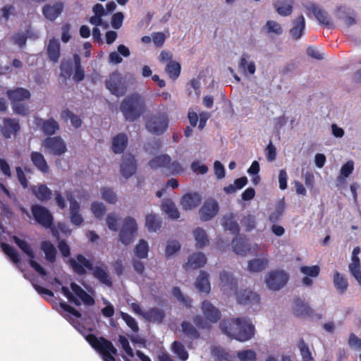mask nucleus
Masks as SVG:
<instances>
[{
	"label": "nucleus",
	"instance_id": "nucleus-1",
	"mask_svg": "<svg viewBox=\"0 0 361 361\" xmlns=\"http://www.w3.org/2000/svg\"><path fill=\"white\" fill-rule=\"evenodd\" d=\"M68 264L73 272L79 276H84L87 274L86 269L92 271L93 277L97 279L101 283L111 287L112 280L108 271L106 264L99 262L96 266L93 265L92 261L86 258L82 254H78L75 259H70Z\"/></svg>",
	"mask_w": 361,
	"mask_h": 361
},
{
	"label": "nucleus",
	"instance_id": "nucleus-2",
	"mask_svg": "<svg viewBox=\"0 0 361 361\" xmlns=\"http://www.w3.org/2000/svg\"><path fill=\"white\" fill-rule=\"evenodd\" d=\"M219 328L224 334L240 342L250 340L255 334L254 324L245 317L223 319Z\"/></svg>",
	"mask_w": 361,
	"mask_h": 361
},
{
	"label": "nucleus",
	"instance_id": "nucleus-3",
	"mask_svg": "<svg viewBox=\"0 0 361 361\" xmlns=\"http://www.w3.org/2000/svg\"><path fill=\"white\" fill-rule=\"evenodd\" d=\"M220 286L224 292L235 295L238 304L252 307L260 303L259 295L253 291L245 289L238 292V280L228 271H223L220 274Z\"/></svg>",
	"mask_w": 361,
	"mask_h": 361
},
{
	"label": "nucleus",
	"instance_id": "nucleus-4",
	"mask_svg": "<svg viewBox=\"0 0 361 361\" xmlns=\"http://www.w3.org/2000/svg\"><path fill=\"white\" fill-rule=\"evenodd\" d=\"M119 109L126 121L133 122L146 111L145 100L140 94L133 93L122 100Z\"/></svg>",
	"mask_w": 361,
	"mask_h": 361
},
{
	"label": "nucleus",
	"instance_id": "nucleus-5",
	"mask_svg": "<svg viewBox=\"0 0 361 361\" xmlns=\"http://www.w3.org/2000/svg\"><path fill=\"white\" fill-rule=\"evenodd\" d=\"M6 96L11 102L15 114L25 116L29 113V106L27 101L30 100V91L23 87H16L6 91Z\"/></svg>",
	"mask_w": 361,
	"mask_h": 361
},
{
	"label": "nucleus",
	"instance_id": "nucleus-6",
	"mask_svg": "<svg viewBox=\"0 0 361 361\" xmlns=\"http://www.w3.org/2000/svg\"><path fill=\"white\" fill-rule=\"evenodd\" d=\"M85 339L103 357L104 361H116L114 356L117 355V350L110 341L93 334H87Z\"/></svg>",
	"mask_w": 361,
	"mask_h": 361
},
{
	"label": "nucleus",
	"instance_id": "nucleus-7",
	"mask_svg": "<svg viewBox=\"0 0 361 361\" xmlns=\"http://www.w3.org/2000/svg\"><path fill=\"white\" fill-rule=\"evenodd\" d=\"M12 239L19 249L29 257L28 264L30 267L42 277L46 276L47 275V271L35 260V255L31 245L27 241L16 235H13Z\"/></svg>",
	"mask_w": 361,
	"mask_h": 361
},
{
	"label": "nucleus",
	"instance_id": "nucleus-8",
	"mask_svg": "<svg viewBox=\"0 0 361 361\" xmlns=\"http://www.w3.org/2000/svg\"><path fill=\"white\" fill-rule=\"evenodd\" d=\"M169 118L165 113L158 112L152 116L145 123L146 129L155 135H162L168 128Z\"/></svg>",
	"mask_w": 361,
	"mask_h": 361
},
{
	"label": "nucleus",
	"instance_id": "nucleus-9",
	"mask_svg": "<svg viewBox=\"0 0 361 361\" xmlns=\"http://www.w3.org/2000/svg\"><path fill=\"white\" fill-rule=\"evenodd\" d=\"M30 210L35 221L45 228H50L54 223V216L51 212L44 206L35 204Z\"/></svg>",
	"mask_w": 361,
	"mask_h": 361
},
{
	"label": "nucleus",
	"instance_id": "nucleus-10",
	"mask_svg": "<svg viewBox=\"0 0 361 361\" xmlns=\"http://www.w3.org/2000/svg\"><path fill=\"white\" fill-rule=\"evenodd\" d=\"M137 231V225L135 219L128 216L125 219L119 233V240L125 245H130Z\"/></svg>",
	"mask_w": 361,
	"mask_h": 361
},
{
	"label": "nucleus",
	"instance_id": "nucleus-11",
	"mask_svg": "<svg viewBox=\"0 0 361 361\" xmlns=\"http://www.w3.org/2000/svg\"><path fill=\"white\" fill-rule=\"evenodd\" d=\"M106 87L111 94L119 97L125 94L127 87L125 85V80L121 74L117 71L113 72L109 75L105 82Z\"/></svg>",
	"mask_w": 361,
	"mask_h": 361
},
{
	"label": "nucleus",
	"instance_id": "nucleus-12",
	"mask_svg": "<svg viewBox=\"0 0 361 361\" xmlns=\"http://www.w3.org/2000/svg\"><path fill=\"white\" fill-rule=\"evenodd\" d=\"M42 145L55 156H61L67 151L66 144L61 136L48 137L44 140Z\"/></svg>",
	"mask_w": 361,
	"mask_h": 361
},
{
	"label": "nucleus",
	"instance_id": "nucleus-13",
	"mask_svg": "<svg viewBox=\"0 0 361 361\" xmlns=\"http://www.w3.org/2000/svg\"><path fill=\"white\" fill-rule=\"evenodd\" d=\"M305 6L307 11H311L313 13L320 24L329 29L334 27L331 18L329 17L328 13L325 10L320 8L314 3H309Z\"/></svg>",
	"mask_w": 361,
	"mask_h": 361
},
{
	"label": "nucleus",
	"instance_id": "nucleus-14",
	"mask_svg": "<svg viewBox=\"0 0 361 361\" xmlns=\"http://www.w3.org/2000/svg\"><path fill=\"white\" fill-rule=\"evenodd\" d=\"M288 280V274L283 271H271L266 282L269 289L278 290L283 288Z\"/></svg>",
	"mask_w": 361,
	"mask_h": 361
},
{
	"label": "nucleus",
	"instance_id": "nucleus-15",
	"mask_svg": "<svg viewBox=\"0 0 361 361\" xmlns=\"http://www.w3.org/2000/svg\"><path fill=\"white\" fill-rule=\"evenodd\" d=\"M219 209V204L215 200L212 198L206 200L200 209L201 220L206 221L213 219L217 214Z\"/></svg>",
	"mask_w": 361,
	"mask_h": 361
},
{
	"label": "nucleus",
	"instance_id": "nucleus-16",
	"mask_svg": "<svg viewBox=\"0 0 361 361\" xmlns=\"http://www.w3.org/2000/svg\"><path fill=\"white\" fill-rule=\"evenodd\" d=\"M67 200L70 202V219L73 224L80 226L83 222V218L80 214V206L78 202L75 200L71 191L66 192Z\"/></svg>",
	"mask_w": 361,
	"mask_h": 361
},
{
	"label": "nucleus",
	"instance_id": "nucleus-17",
	"mask_svg": "<svg viewBox=\"0 0 361 361\" xmlns=\"http://www.w3.org/2000/svg\"><path fill=\"white\" fill-rule=\"evenodd\" d=\"M137 170V161L133 155L126 154L122 157V164H121L120 171L121 175L128 178L132 176Z\"/></svg>",
	"mask_w": 361,
	"mask_h": 361
},
{
	"label": "nucleus",
	"instance_id": "nucleus-18",
	"mask_svg": "<svg viewBox=\"0 0 361 361\" xmlns=\"http://www.w3.org/2000/svg\"><path fill=\"white\" fill-rule=\"evenodd\" d=\"M63 3L55 2L54 4H46L43 7L42 13L44 16L50 21H54L63 12Z\"/></svg>",
	"mask_w": 361,
	"mask_h": 361
},
{
	"label": "nucleus",
	"instance_id": "nucleus-19",
	"mask_svg": "<svg viewBox=\"0 0 361 361\" xmlns=\"http://www.w3.org/2000/svg\"><path fill=\"white\" fill-rule=\"evenodd\" d=\"M201 308L204 316L209 322L216 323L220 319L221 316L220 310L209 301L204 300L202 302Z\"/></svg>",
	"mask_w": 361,
	"mask_h": 361
},
{
	"label": "nucleus",
	"instance_id": "nucleus-20",
	"mask_svg": "<svg viewBox=\"0 0 361 361\" xmlns=\"http://www.w3.org/2000/svg\"><path fill=\"white\" fill-rule=\"evenodd\" d=\"M36 125L40 127L41 130L45 135L49 136L53 135L59 130V123L53 118H50L47 120L37 118Z\"/></svg>",
	"mask_w": 361,
	"mask_h": 361
},
{
	"label": "nucleus",
	"instance_id": "nucleus-21",
	"mask_svg": "<svg viewBox=\"0 0 361 361\" xmlns=\"http://www.w3.org/2000/svg\"><path fill=\"white\" fill-rule=\"evenodd\" d=\"M30 190L34 196L42 202L50 200L53 195L51 190L44 183L32 185Z\"/></svg>",
	"mask_w": 361,
	"mask_h": 361
},
{
	"label": "nucleus",
	"instance_id": "nucleus-22",
	"mask_svg": "<svg viewBox=\"0 0 361 361\" xmlns=\"http://www.w3.org/2000/svg\"><path fill=\"white\" fill-rule=\"evenodd\" d=\"M200 202L201 197L197 192L186 193L180 200V204L185 210L192 209L199 206Z\"/></svg>",
	"mask_w": 361,
	"mask_h": 361
},
{
	"label": "nucleus",
	"instance_id": "nucleus-23",
	"mask_svg": "<svg viewBox=\"0 0 361 361\" xmlns=\"http://www.w3.org/2000/svg\"><path fill=\"white\" fill-rule=\"evenodd\" d=\"M30 160L36 169L43 173L49 171V167L44 155L39 152L33 151L30 153Z\"/></svg>",
	"mask_w": 361,
	"mask_h": 361
},
{
	"label": "nucleus",
	"instance_id": "nucleus-24",
	"mask_svg": "<svg viewBox=\"0 0 361 361\" xmlns=\"http://www.w3.org/2000/svg\"><path fill=\"white\" fill-rule=\"evenodd\" d=\"M128 137L120 133L112 138L111 149L114 154H122L128 146Z\"/></svg>",
	"mask_w": 361,
	"mask_h": 361
},
{
	"label": "nucleus",
	"instance_id": "nucleus-25",
	"mask_svg": "<svg viewBox=\"0 0 361 361\" xmlns=\"http://www.w3.org/2000/svg\"><path fill=\"white\" fill-rule=\"evenodd\" d=\"M293 312L298 317H310L313 314L312 309L303 300L299 298H296L293 302Z\"/></svg>",
	"mask_w": 361,
	"mask_h": 361
},
{
	"label": "nucleus",
	"instance_id": "nucleus-26",
	"mask_svg": "<svg viewBox=\"0 0 361 361\" xmlns=\"http://www.w3.org/2000/svg\"><path fill=\"white\" fill-rule=\"evenodd\" d=\"M20 124L18 121L13 118H5L1 133L4 137L10 138L12 135H16L20 130Z\"/></svg>",
	"mask_w": 361,
	"mask_h": 361
},
{
	"label": "nucleus",
	"instance_id": "nucleus-27",
	"mask_svg": "<svg viewBox=\"0 0 361 361\" xmlns=\"http://www.w3.org/2000/svg\"><path fill=\"white\" fill-rule=\"evenodd\" d=\"M40 249L45 255V259L49 263H54L56 259L57 250L53 243L47 240H44L40 243Z\"/></svg>",
	"mask_w": 361,
	"mask_h": 361
},
{
	"label": "nucleus",
	"instance_id": "nucleus-28",
	"mask_svg": "<svg viewBox=\"0 0 361 361\" xmlns=\"http://www.w3.org/2000/svg\"><path fill=\"white\" fill-rule=\"evenodd\" d=\"M47 51L51 61L54 63L58 62L61 56V47L59 40L55 38L50 39L47 45Z\"/></svg>",
	"mask_w": 361,
	"mask_h": 361
},
{
	"label": "nucleus",
	"instance_id": "nucleus-29",
	"mask_svg": "<svg viewBox=\"0 0 361 361\" xmlns=\"http://www.w3.org/2000/svg\"><path fill=\"white\" fill-rule=\"evenodd\" d=\"M293 27L290 30V34L293 38L298 40L301 38L305 28V20L302 15L297 17L293 23Z\"/></svg>",
	"mask_w": 361,
	"mask_h": 361
},
{
	"label": "nucleus",
	"instance_id": "nucleus-30",
	"mask_svg": "<svg viewBox=\"0 0 361 361\" xmlns=\"http://www.w3.org/2000/svg\"><path fill=\"white\" fill-rule=\"evenodd\" d=\"M73 292L87 305H93L94 299L75 282L71 283Z\"/></svg>",
	"mask_w": 361,
	"mask_h": 361
},
{
	"label": "nucleus",
	"instance_id": "nucleus-31",
	"mask_svg": "<svg viewBox=\"0 0 361 361\" xmlns=\"http://www.w3.org/2000/svg\"><path fill=\"white\" fill-rule=\"evenodd\" d=\"M333 283L334 287L340 294L345 293L348 288V279L337 270L334 272Z\"/></svg>",
	"mask_w": 361,
	"mask_h": 361
},
{
	"label": "nucleus",
	"instance_id": "nucleus-32",
	"mask_svg": "<svg viewBox=\"0 0 361 361\" xmlns=\"http://www.w3.org/2000/svg\"><path fill=\"white\" fill-rule=\"evenodd\" d=\"M164 317V312L157 307L151 308L143 313V318L151 322L161 323Z\"/></svg>",
	"mask_w": 361,
	"mask_h": 361
},
{
	"label": "nucleus",
	"instance_id": "nucleus-33",
	"mask_svg": "<svg viewBox=\"0 0 361 361\" xmlns=\"http://www.w3.org/2000/svg\"><path fill=\"white\" fill-rule=\"evenodd\" d=\"M207 262L206 256L202 252L194 253L188 257L186 266L195 269L202 267Z\"/></svg>",
	"mask_w": 361,
	"mask_h": 361
},
{
	"label": "nucleus",
	"instance_id": "nucleus-34",
	"mask_svg": "<svg viewBox=\"0 0 361 361\" xmlns=\"http://www.w3.org/2000/svg\"><path fill=\"white\" fill-rule=\"evenodd\" d=\"M208 278L209 275L206 271H200L195 281V287L200 292L208 293L210 291V283Z\"/></svg>",
	"mask_w": 361,
	"mask_h": 361
},
{
	"label": "nucleus",
	"instance_id": "nucleus-35",
	"mask_svg": "<svg viewBox=\"0 0 361 361\" xmlns=\"http://www.w3.org/2000/svg\"><path fill=\"white\" fill-rule=\"evenodd\" d=\"M171 157L168 154H161L154 157L148 162V166L152 169L166 168L170 164Z\"/></svg>",
	"mask_w": 361,
	"mask_h": 361
},
{
	"label": "nucleus",
	"instance_id": "nucleus-36",
	"mask_svg": "<svg viewBox=\"0 0 361 361\" xmlns=\"http://www.w3.org/2000/svg\"><path fill=\"white\" fill-rule=\"evenodd\" d=\"M73 61H74V73L73 76V79L76 82H80L82 81L85 78V71L81 66V59L80 56L75 54L73 55Z\"/></svg>",
	"mask_w": 361,
	"mask_h": 361
},
{
	"label": "nucleus",
	"instance_id": "nucleus-37",
	"mask_svg": "<svg viewBox=\"0 0 361 361\" xmlns=\"http://www.w3.org/2000/svg\"><path fill=\"white\" fill-rule=\"evenodd\" d=\"M193 235L196 241L197 248L201 249L209 244V238L206 231L200 227L195 228L193 231Z\"/></svg>",
	"mask_w": 361,
	"mask_h": 361
},
{
	"label": "nucleus",
	"instance_id": "nucleus-38",
	"mask_svg": "<svg viewBox=\"0 0 361 361\" xmlns=\"http://www.w3.org/2000/svg\"><path fill=\"white\" fill-rule=\"evenodd\" d=\"M161 209L171 219H177L179 218L180 214L178 210L177 209L175 204L169 200H166L163 202L161 204Z\"/></svg>",
	"mask_w": 361,
	"mask_h": 361
},
{
	"label": "nucleus",
	"instance_id": "nucleus-39",
	"mask_svg": "<svg viewBox=\"0 0 361 361\" xmlns=\"http://www.w3.org/2000/svg\"><path fill=\"white\" fill-rule=\"evenodd\" d=\"M223 226L226 230H228L231 233L238 235L240 232V227L236 221L234 220L232 215L225 216L223 219Z\"/></svg>",
	"mask_w": 361,
	"mask_h": 361
},
{
	"label": "nucleus",
	"instance_id": "nucleus-40",
	"mask_svg": "<svg viewBox=\"0 0 361 361\" xmlns=\"http://www.w3.org/2000/svg\"><path fill=\"white\" fill-rule=\"evenodd\" d=\"M268 264V260L265 258H257L249 262L248 269L252 272H259L264 270Z\"/></svg>",
	"mask_w": 361,
	"mask_h": 361
},
{
	"label": "nucleus",
	"instance_id": "nucleus-41",
	"mask_svg": "<svg viewBox=\"0 0 361 361\" xmlns=\"http://www.w3.org/2000/svg\"><path fill=\"white\" fill-rule=\"evenodd\" d=\"M145 225L149 231H157L161 228V221L156 214H149L146 216Z\"/></svg>",
	"mask_w": 361,
	"mask_h": 361
},
{
	"label": "nucleus",
	"instance_id": "nucleus-42",
	"mask_svg": "<svg viewBox=\"0 0 361 361\" xmlns=\"http://www.w3.org/2000/svg\"><path fill=\"white\" fill-rule=\"evenodd\" d=\"M180 64L175 61H170L165 68L166 72L173 80H176L178 78L180 73Z\"/></svg>",
	"mask_w": 361,
	"mask_h": 361
},
{
	"label": "nucleus",
	"instance_id": "nucleus-43",
	"mask_svg": "<svg viewBox=\"0 0 361 361\" xmlns=\"http://www.w3.org/2000/svg\"><path fill=\"white\" fill-rule=\"evenodd\" d=\"M61 118L65 121H68L69 119L72 126L75 128H80L82 123L81 118L78 116L75 115L68 109L61 112Z\"/></svg>",
	"mask_w": 361,
	"mask_h": 361
},
{
	"label": "nucleus",
	"instance_id": "nucleus-44",
	"mask_svg": "<svg viewBox=\"0 0 361 361\" xmlns=\"http://www.w3.org/2000/svg\"><path fill=\"white\" fill-rule=\"evenodd\" d=\"M233 251L237 255H245L249 251L246 242L242 238H235L232 241Z\"/></svg>",
	"mask_w": 361,
	"mask_h": 361
},
{
	"label": "nucleus",
	"instance_id": "nucleus-45",
	"mask_svg": "<svg viewBox=\"0 0 361 361\" xmlns=\"http://www.w3.org/2000/svg\"><path fill=\"white\" fill-rule=\"evenodd\" d=\"M249 55L247 54H243L240 59L239 67L244 72H247L250 74L252 75L255 73L256 70L255 64L253 61L247 63Z\"/></svg>",
	"mask_w": 361,
	"mask_h": 361
},
{
	"label": "nucleus",
	"instance_id": "nucleus-46",
	"mask_svg": "<svg viewBox=\"0 0 361 361\" xmlns=\"http://www.w3.org/2000/svg\"><path fill=\"white\" fill-rule=\"evenodd\" d=\"M149 245L146 240H140L139 243L136 245L134 249V252L136 257L140 259L147 258L148 256Z\"/></svg>",
	"mask_w": 361,
	"mask_h": 361
},
{
	"label": "nucleus",
	"instance_id": "nucleus-47",
	"mask_svg": "<svg viewBox=\"0 0 361 361\" xmlns=\"http://www.w3.org/2000/svg\"><path fill=\"white\" fill-rule=\"evenodd\" d=\"M1 247L13 263L17 264L20 262V255L13 247L6 243H2Z\"/></svg>",
	"mask_w": 361,
	"mask_h": 361
},
{
	"label": "nucleus",
	"instance_id": "nucleus-48",
	"mask_svg": "<svg viewBox=\"0 0 361 361\" xmlns=\"http://www.w3.org/2000/svg\"><path fill=\"white\" fill-rule=\"evenodd\" d=\"M183 332L192 339H197L200 337L198 331L188 322H183L181 324Z\"/></svg>",
	"mask_w": 361,
	"mask_h": 361
},
{
	"label": "nucleus",
	"instance_id": "nucleus-49",
	"mask_svg": "<svg viewBox=\"0 0 361 361\" xmlns=\"http://www.w3.org/2000/svg\"><path fill=\"white\" fill-rule=\"evenodd\" d=\"M298 348L300 352V355L302 358V361H313V357L312 355V353L308 347V345L305 343L303 338H300L298 343Z\"/></svg>",
	"mask_w": 361,
	"mask_h": 361
},
{
	"label": "nucleus",
	"instance_id": "nucleus-50",
	"mask_svg": "<svg viewBox=\"0 0 361 361\" xmlns=\"http://www.w3.org/2000/svg\"><path fill=\"white\" fill-rule=\"evenodd\" d=\"M173 352L183 361L188 358V353L185 346L180 341H174L172 344Z\"/></svg>",
	"mask_w": 361,
	"mask_h": 361
},
{
	"label": "nucleus",
	"instance_id": "nucleus-51",
	"mask_svg": "<svg viewBox=\"0 0 361 361\" xmlns=\"http://www.w3.org/2000/svg\"><path fill=\"white\" fill-rule=\"evenodd\" d=\"M91 210L96 218L102 219L106 213V208L102 202H94L91 204Z\"/></svg>",
	"mask_w": 361,
	"mask_h": 361
},
{
	"label": "nucleus",
	"instance_id": "nucleus-52",
	"mask_svg": "<svg viewBox=\"0 0 361 361\" xmlns=\"http://www.w3.org/2000/svg\"><path fill=\"white\" fill-rule=\"evenodd\" d=\"M265 28L268 33H274L276 35H280L283 33V28L281 25L274 20H267L265 25Z\"/></svg>",
	"mask_w": 361,
	"mask_h": 361
},
{
	"label": "nucleus",
	"instance_id": "nucleus-53",
	"mask_svg": "<svg viewBox=\"0 0 361 361\" xmlns=\"http://www.w3.org/2000/svg\"><path fill=\"white\" fill-rule=\"evenodd\" d=\"M101 194L102 199L109 204H115L117 201L116 195L111 188H102Z\"/></svg>",
	"mask_w": 361,
	"mask_h": 361
},
{
	"label": "nucleus",
	"instance_id": "nucleus-54",
	"mask_svg": "<svg viewBox=\"0 0 361 361\" xmlns=\"http://www.w3.org/2000/svg\"><path fill=\"white\" fill-rule=\"evenodd\" d=\"M212 354L218 361H230V356L226 350L220 347H213Z\"/></svg>",
	"mask_w": 361,
	"mask_h": 361
},
{
	"label": "nucleus",
	"instance_id": "nucleus-55",
	"mask_svg": "<svg viewBox=\"0 0 361 361\" xmlns=\"http://www.w3.org/2000/svg\"><path fill=\"white\" fill-rule=\"evenodd\" d=\"M237 356L240 361H255L257 359L255 352L250 349L238 351Z\"/></svg>",
	"mask_w": 361,
	"mask_h": 361
},
{
	"label": "nucleus",
	"instance_id": "nucleus-56",
	"mask_svg": "<svg viewBox=\"0 0 361 361\" xmlns=\"http://www.w3.org/2000/svg\"><path fill=\"white\" fill-rule=\"evenodd\" d=\"M118 342L121 345L122 349L124 350L126 354L130 358L134 357L133 350L131 348L128 338L122 335L118 336Z\"/></svg>",
	"mask_w": 361,
	"mask_h": 361
},
{
	"label": "nucleus",
	"instance_id": "nucleus-57",
	"mask_svg": "<svg viewBox=\"0 0 361 361\" xmlns=\"http://www.w3.org/2000/svg\"><path fill=\"white\" fill-rule=\"evenodd\" d=\"M180 249V244L177 240H168L166 246V256L169 257Z\"/></svg>",
	"mask_w": 361,
	"mask_h": 361
},
{
	"label": "nucleus",
	"instance_id": "nucleus-58",
	"mask_svg": "<svg viewBox=\"0 0 361 361\" xmlns=\"http://www.w3.org/2000/svg\"><path fill=\"white\" fill-rule=\"evenodd\" d=\"M300 271L302 274L309 277H317L319 274L320 268L318 265L311 267L303 266L300 267Z\"/></svg>",
	"mask_w": 361,
	"mask_h": 361
},
{
	"label": "nucleus",
	"instance_id": "nucleus-59",
	"mask_svg": "<svg viewBox=\"0 0 361 361\" xmlns=\"http://www.w3.org/2000/svg\"><path fill=\"white\" fill-rule=\"evenodd\" d=\"M121 317L125 321L128 326L133 331V332H137L139 331V327L137 325V322L136 320L129 315L127 313H121Z\"/></svg>",
	"mask_w": 361,
	"mask_h": 361
},
{
	"label": "nucleus",
	"instance_id": "nucleus-60",
	"mask_svg": "<svg viewBox=\"0 0 361 361\" xmlns=\"http://www.w3.org/2000/svg\"><path fill=\"white\" fill-rule=\"evenodd\" d=\"M106 224L109 228L113 231H117L118 229V217L115 213H109L106 219Z\"/></svg>",
	"mask_w": 361,
	"mask_h": 361
},
{
	"label": "nucleus",
	"instance_id": "nucleus-61",
	"mask_svg": "<svg viewBox=\"0 0 361 361\" xmlns=\"http://www.w3.org/2000/svg\"><path fill=\"white\" fill-rule=\"evenodd\" d=\"M193 322L199 328L202 329H210L211 324L207 319H204L200 315H196L193 318Z\"/></svg>",
	"mask_w": 361,
	"mask_h": 361
},
{
	"label": "nucleus",
	"instance_id": "nucleus-62",
	"mask_svg": "<svg viewBox=\"0 0 361 361\" xmlns=\"http://www.w3.org/2000/svg\"><path fill=\"white\" fill-rule=\"evenodd\" d=\"M124 15L122 12H117L112 16L111 26L116 30H118L123 24Z\"/></svg>",
	"mask_w": 361,
	"mask_h": 361
},
{
	"label": "nucleus",
	"instance_id": "nucleus-63",
	"mask_svg": "<svg viewBox=\"0 0 361 361\" xmlns=\"http://www.w3.org/2000/svg\"><path fill=\"white\" fill-rule=\"evenodd\" d=\"M354 170V163L353 161H348L344 164L341 169V176L348 178Z\"/></svg>",
	"mask_w": 361,
	"mask_h": 361
},
{
	"label": "nucleus",
	"instance_id": "nucleus-64",
	"mask_svg": "<svg viewBox=\"0 0 361 361\" xmlns=\"http://www.w3.org/2000/svg\"><path fill=\"white\" fill-rule=\"evenodd\" d=\"M16 171L17 178L20 184L24 189L27 188L28 187V180L22 168L20 166H18L16 168Z\"/></svg>",
	"mask_w": 361,
	"mask_h": 361
}]
</instances>
